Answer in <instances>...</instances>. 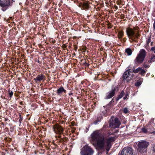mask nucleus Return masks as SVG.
Segmentation results:
<instances>
[{"label":"nucleus","mask_w":155,"mask_h":155,"mask_svg":"<svg viewBox=\"0 0 155 155\" xmlns=\"http://www.w3.org/2000/svg\"><path fill=\"white\" fill-rule=\"evenodd\" d=\"M116 9H117V6H116Z\"/></svg>","instance_id":"obj_30"},{"label":"nucleus","mask_w":155,"mask_h":155,"mask_svg":"<svg viewBox=\"0 0 155 155\" xmlns=\"http://www.w3.org/2000/svg\"><path fill=\"white\" fill-rule=\"evenodd\" d=\"M149 145L148 142L143 140L139 142L138 144V150L141 153H144L146 150V148Z\"/></svg>","instance_id":"obj_4"},{"label":"nucleus","mask_w":155,"mask_h":155,"mask_svg":"<svg viewBox=\"0 0 155 155\" xmlns=\"http://www.w3.org/2000/svg\"><path fill=\"white\" fill-rule=\"evenodd\" d=\"M142 131L144 133H146L147 132V130L145 128H142Z\"/></svg>","instance_id":"obj_22"},{"label":"nucleus","mask_w":155,"mask_h":155,"mask_svg":"<svg viewBox=\"0 0 155 155\" xmlns=\"http://www.w3.org/2000/svg\"><path fill=\"white\" fill-rule=\"evenodd\" d=\"M141 84V83L140 82H137L136 84L135 85L136 86H139Z\"/></svg>","instance_id":"obj_24"},{"label":"nucleus","mask_w":155,"mask_h":155,"mask_svg":"<svg viewBox=\"0 0 155 155\" xmlns=\"http://www.w3.org/2000/svg\"><path fill=\"white\" fill-rule=\"evenodd\" d=\"M155 61V55H152L150 58V60L149 61V62L151 63L152 62Z\"/></svg>","instance_id":"obj_15"},{"label":"nucleus","mask_w":155,"mask_h":155,"mask_svg":"<svg viewBox=\"0 0 155 155\" xmlns=\"http://www.w3.org/2000/svg\"><path fill=\"white\" fill-rule=\"evenodd\" d=\"M147 65H146V66H145V68H147Z\"/></svg>","instance_id":"obj_31"},{"label":"nucleus","mask_w":155,"mask_h":155,"mask_svg":"<svg viewBox=\"0 0 155 155\" xmlns=\"http://www.w3.org/2000/svg\"><path fill=\"white\" fill-rule=\"evenodd\" d=\"M137 27H134L133 28H127L126 29V33L127 36L129 39H131L132 41L137 42L136 38H138L140 36L138 31H136L138 30Z\"/></svg>","instance_id":"obj_2"},{"label":"nucleus","mask_w":155,"mask_h":155,"mask_svg":"<svg viewBox=\"0 0 155 155\" xmlns=\"http://www.w3.org/2000/svg\"><path fill=\"white\" fill-rule=\"evenodd\" d=\"M128 94H127L125 95V97H124V100H125L127 99V97H128Z\"/></svg>","instance_id":"obj_26"},{"label":"nucleus","mask_w":155,"mask_h":155,"mask_svg":"<svg viewBox=\"0 0 155 155\" xmlns=\"http://www.w3.org/2000/svg\"><path fill=\"white\" fill-rule=\"evenodd\" d=\"M84 6H85V7H86V8H87V7H88V4H87V3H84Z\"/></svg>","instance_id":"obj_27"},{"label":"nucleus","mask_w":155,"mask_h":155,"mask_svg":"<svg viewBox=\"0 0 155 155\" xmlns=\"http://www.w3.org/2000/svg\"><path fill=\"white\" fill-rule=\"evenodd\" d=\"M9 94L10 97H11L13 94V93L12 91H9Z\"/></svg>","instance_id":"obj_21"},{"label":"nucleus","mask_w":155,"mask_h":155,"mask_svg":"<svg viewBox=\"0 0 155 155\" xmlns=\"http://www.w3.org/2000/svg\"><path fill=\"white\" fill-rule=\"evenodd\" d=\"M94 153L92 149L88 146L83 147L81 152V155H91Z\"/></svg>","instance_id":"obj_5"},{"label":"nucleus","mask_w":155,"mask_h":155,"mask_svg":"<svg viewBox=\"0 0 155 155\" xmlns=\"http://www.w3.org/2000/svg\"><path fill=\"white\" fill-rule=\"evenodd\" d=\"M151 50L153 51L155 53V47L152 48H151Z\"/></svg>","instance_id":"obj_25"},{"label":"nucleus","mask_w":155,"mask_h":155,"mask_svg":"<svg viewBox=\"0 0 155 155\" xmlns=\"http://www.w3.org/2000/svg\"><path fill=\"white\" fill-rule=\"evenodd\" d=\"M104 134L100 131H94L91 135V142L96 149L101 150L105 149L108 151L110 147V142L114 141L116 138L112 137L108 138L106 142V146L104 138Z\"/></svg>","instance_id":"obj_1"},{"label":"nucleus","mask_w":155,"mask_h":155,"mask_svg":"<svg viewBox=\"0 0 155 155\" xmlns=\"http://www.w3.org/2000/svg\"><path fill=\"white\" fill-rule=\"evenodd\" d=\"M120 155H134L133 153V150L131 147H125L122 150Z\"/></svg>","instance_id":"obj_6"},{"label":"nucleus","mask_w":155,"mask_h":155,"mask_svg":"<svg viewBox=\"0 0 155 155\" xmlns=\"http://www.w3.org/2000/svg\"><path fill=\"white\" fill-rule=\"evenodd\" d=\"M128 110L127 108H125L123 110V112H124L126 114L128 112Z\"/></svg>","instance_id":"obj_20"},{"label":"nucleus","mask_w":155,"mask_h":155,"mask_svg":"<svg viewBox=\"0 0 155 155\" xmlns=\"http://www.w3.org/2000/svg\"><path fill=\"white\" fill-rule=\"evenodd\" d=\"M125 52L128 55H130L131 54L132 51L131 49L130 48H127L125 50Z\"/></svg>","instance_id":"obj_14"},{"label":"nucleus","mask_w":155,"mask_h":155,"mask_svg":"<svg viewBox=\"0 0 155 155\" xmlns=\"http://www.w3.org/2000/svg\"><path fill=\"white\" fill-rule=\"evenodd\" d=\"M44 77L45 76L43 75H38L36 78L34 79V80L36 82L40 81L42 80Z\"/></svg>","instance_id":"obj_12"},{"label":"nucleus","mask_w":155,"mask_h":155,"mask_svg":"<svg viewBox=\"0 0 155 155\" xmlns=\"http://www.w3.org/2000/svg\"><path fill=\"white\" fill-rule=\"evenodd\" d=\"M1 2V0H0V2Z\"/></svg>","instance_id":"obj_32"},{"label":"nucleus","mask_w":155,"mask_h":155,"mask_svg":"<svg viewBox=\"0 0 155 155\" xmlns=\"http://www.w3.org/2000/svg\"><path fill=\"white\" fill-rule=\"evenodd\" d=\"M151 41L150 39H148L147 41V45H148L150 43Z\"/></svg>","instance_id":"obj_23"},{"label":"nucleus","mask_w":155,"mask_h":155,"mask_svg":"<svg viewBox=\"0 0 155 155\" xmlns=\"http://www.w3.org/2000/svg\"><path fill=\"white\" fill-rule=\"evenodd\" d=\"M140 67H139L136 69H134L133 70V72L135 73H137L139 72L140 69Z\"/></svg>","instance_id":"obj_19"},{"label":"nucleus","mask_w":155,"mask_h":155,"mask_svg":"<svg viewBox=\"0 0 155 155\" xmlns=\"http://www.w3.org/2000/svg\"><path fill=\"white\" fill-rule=\"evenodd\" d=\"M146 52L144 49H142L137 54L135 61L137 63L141 64L142 63L146 57Z\"/></svg>","instance_id":"obj_3"},{"label":"nucleus","mask_w":155,"mask_h":155,"mask_svg":"<svg viewBox=\"0 0 155 155\" xmlns=\"http://www.w3.org/2000/svg\"><path fill=\"white\" fill-rule=\"evenodd\" d=\"M66 90L61 86L57 90V93L58 95H61L62 94L63 92L66 93Z\"/></svg>","instance_id":"obj_11"},{"label":"nucleus","mask_w":155,"mask_h":155,"mask_svg":"<svg viewBox=\"0 0 155 155\" xmlns=\"http://www.w3.org/2000/svg\"><path fill=\"white\" fill-rule=\"evenodd\" d=\"M153 151L155 152V145L153 147Z\"/></svg>","instance_id":"obj_29"},{"label":"nucleus","mask_w":155,"mask_h":155,"mask_svg":"<svg viewBox=\"0 0 155 155\" xmlns=\"http://www.w3.org/2000/svg\"><path fill=\"white\" fill-rule=\"evenodd\" d=\"M131 74V72L129 70H127L124 73L123 75V78L124 79L126 80L128 82L130 80L133 78V76Z\"/></svg>","instance_id":"obj_7"},{"label":"nucleus","mask_w":155,"mask_h":155,"mask_svg":"<svg viewBox=\"0 0 155 155\" xmlns=\"http://www.w3.org/2000/svg\"><path fill=\"white\" fill-rule=\"evenodd\" d=\"M124 91H122L121 93L119 96L118 97V98H117V100H118L122 98L124 96Z\"/></svg>","instance_id":"obj_16"},{"label":"nucleus","mask_w":155,"mask_h":155,"mask_svg":"<svg viewBox=\"0 0 155 155\" xmlns=\"http://www.w3.org/2000/svg\"><path fill=\"white\" fill-rule=\"evenodd\" d=\"M54 131L56 134H61L63 131V128L58 124L54 125L53 127Z\"/></svg>","instance_id":"obj_9"},{"label":"nucleus","mask_w":155,"mask_h":155,"mask_svg":"<svg viewBox=\"0 0 155 155\" xmlns=\"http://www.w3.org/2000/svg\"><path fill=\"white\" fill-rule=\"evenodd\" d=\"M146 72V71L142 69L141 68H140L139 73L142 75H143Z\"/></svg>","instance_id":"obj_17"},{"label":"nucleus","mask_w":155,"mask_h":155,"mask_svg":"<svg viewBox=\"0 0 155 155\" xmlns=\"http://www.w3.org/2000/svg\"><path fill=\"white\" fill-rule=\"evenodd\" d=\"M10 4V0H5V2H2V1H1L0 2V6L2 7H4L9 5Z\"/></svg>","instance_id":"obj_10"},{"label":"nucleus","mask_w":155,"mask_h":155,"mask_svg":"<svg viewBox=\"0 0 155 155\" xmlns=\"http://www.w3.org/2000/svg\"><path fill=\"white\" fill-rule=\"evenodd\" d=\"M124 35V33L122 31H120L118 33V37L120 38L122 37Z\"/></svg>","instance_id":"obj_18"},{"label":"nucleus","mask_w":155,"mask_h":155,"mask_svg":"<svg viewBox=\"0 0 155 155\" xmlns=\"http://www.w3.org/2000/svg\"><path fill=\"white\" fill-rule=\"evenodd\" d=\"M114 90L112 91H111L110 92L107 94L106 97V99H108L111 98L114 95Z\"/></svg>","instance_id":"obj_13"},{"label":"nucleus","mask_w":155,"mask_h":155,"mask_svg":"<svg viewBox=\"0 0 155 155\" xmlns=\"http://www.w3.org/2000/svg\"><path fill=\"white\" fill-rule=\"evenodd\" d=\"M114 121V124L110 123L109 124V126L113 128L119 127L121 124V123L119 120V119L117 117L115 118Z\"/></svg>","instance_id":"obj_8"},{"label":"nucleus","mask_w":155,"mask_h":155,"mask_svg":"<svg viewBox=\"0 0 155 155\" xmlns=\"http://www.w3.org/2000/svg\"><path fill=\"white\" fill-rule=\"evenodd\" d=\"M153 28L154 29H155V19L154 20V23L153 24Z\"/></svg>","instance_id":"obj_28"}]
</instances>
